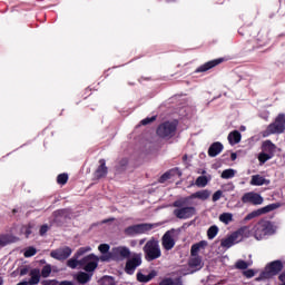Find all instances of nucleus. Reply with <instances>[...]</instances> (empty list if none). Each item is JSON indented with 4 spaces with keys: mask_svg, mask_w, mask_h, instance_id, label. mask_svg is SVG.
Masks as SVG:
<instances>
[{
    "mask_svg": "<svg viewBox=\"0 0 285 285\" xmlns=\"http://www.w3.org/2000/svg\"><path fill=\"white\" fill-rule=\"evenodd\" d=\"M177 130V122H164L157 129L158 137H163V139L170 138L175 136V131Z\"/></svg>",
    "mask_w": 285,
    "mask_h": 285,
    "instance_id": "10",
    "label": "nucleus"
},
{
    "mask_svg": "<svg viewBox=\"0 0 285 285\" xmlns=\"http://www.w3.org/2000/svg\"><path fill=\"white\" fill-rule=\"evenodd\" d=\"M235 175H237V170L235 169H225L222 173V179H233V177H235Z\"/></svg>",
    "mask_w": 285,
    "mask_h": 285,
    "instance_id": "33",
    "label": "nucleus"
},
{
    "mask_svg": "<svg viewBox=\"0 0 285 285\" xmlns=\"http://www.w3.org/2000/svg\"><path fill=\"white\" fill-rule=\"evenodd\" d=\"M57 183L60 184L61 186L68 184V174L58 175Z\"/></svg>",
    "mask_w": 285,
    "mask_h": 285,
    "instance_id": "36",
    "label": "nucleus"
},
{
    "mask_svg": "<svg viewBox=\"0 0 285 285\" xmlns=\"http://www.w3.org/2000/svg\"><path fill=\"white\" fill-rule=\"evenodd\" d=\"M170 1H175V0H167L168 3H170Z\"/></svg>",
    "mask_w": 285,
    "mask_h": 285,
    "instance_id": "60",
    "label": "nucleus"
},
{
    "mask_svg": "<svg viewBox=\"0 0 285 285\" xmlns=\"http://www.w3.org/2000/svg\"><path fill=\"white\" fill-rule=\"evenodd\" d=\"M236 235V239L243 242L244 239H248V237H253V229L248 226L240 227L238 230L234 232Z\"/></svg>",
    "mask_w": 285,
    "mask_h": 285,
    "instance_id": "15",
    "label": "nucleus"
},
{
    "mask_svg": "<svg viewBox=\"0 0 285 285\" xmlns=\"http://www.w3.org/2000/svg\"><path fill=\"white\" fill-rule=\"evenodd\" d=\"M21 233L26 235V237H30V235H32V225L22 226Z\"/></svg>",
    "mask_w": 285,
    "mask_h": 285,
    "instance_id": "37",
    "label": "nucleus"
},
{
    "mask_svg": "<svg viewBox=\"0 0 285 285\" xmlns=\"http://www.w3.org/2000/svg\"><path fill=\"white\" fill-rule=\"evenodd\" d=\"M145 258L147 262H155L161 257V247L159 246V240L150 238L142 248Z\"/></svg>",
    "mask_w": 285,
    "mask_h": 285,
    "instance_id": "3",
    "label": "nucleus"
},
{
    "mask_svg": "<svg viewBox=\"0 0 285 285\" xmlns=\"http://www.w3.org/2000/svg\"><path fill=\"white\" fill-rule=\"evenodd\" d=\"M90 279H92V273L79 272L77 274V281L79 282V284H88Z\"/></svg>",
    "mask_w": 285,
    "mask_h": 285,
    "instance_id": "27",
    "label": "nucleus"
},
{
    "mask_svg": "<svg viewBox=\"0 0 285 285\" xmlns=\"http://www.w3.org/2000/svg\"><path fill=\"white\" fill-rule=\"evenodd\" d=\"M79 257H72V258H70L68 262H67V266L69 267V268H78V266H79V268H81V261H79L78 259Z\"/></svg>",
    "mask_w": 285,
    "mask_h": 285,
    "instance_id": "32",
    "label": "nucleus"
},
{
    "mask_svg": "<svg viewBox=\"0 0 285 285\" xmlns=\"http://www.w3.org/2000/svg\"><path fill=\"white\" fill-rule=\"evenodd\" d=\"M248 266H250V264L246 263V261H238L236 263V268H238L239 271H246Z\"/></svg>",
    "mask_w": 285,
    "mask_h": 285,
    "instance_id": "40",
    "label": "nucleus"
},
{
    "mask_svg": "<svg viewBox=\"0 0 285 285\" xmlns=\"http://www.w3.org/2000/svg\"><path fill=\"white\" fill-rule=\"evenodd\" d=\"M224 150V145L222 142L217 141L210 145L208 149L209 157H217Z\"/></svg>",
    "mask_w": 285,
    "mask_h": 285,
    "instance_id": "21",
    "label": "nucleus"
},
{
    "mask_svg": "<svg viewBox=\"0 0 285 285\" xmlns=\"http://www.w3.org/2000/svg\"><path fill=\"white\" fill-rule=\"evenodd\" d=\"M285 130V116L279 114L275 121L267 127V135H282Z\"/></svg>",
    "mask_w": 285,
    "mask_h": 285,
    "instance_id": "8",
    "label": "nucleus"
},
{
    "mask_svg": "<svg viewBox=\"0 0 285 285\" xmlns=\"http://www.w3.org/2000/svg\"><path fill=\"white\" fill-rule=\"evenodd\" d=\"M99 166L95 171V177L96 179H104V177H106V175H108V167H106V160L100 159L99 160Z\"/></svg>",
    "mask_w": 285,
    "mask_h": 285,
    "instance_id": "19",
    "label": "nucleus"
},
{
    "mask_svg": "<svg viewBox=\"0 0 285 285\" xmlns=\"http://www.w3.org/2000/svg\"><path fill=\"white\" fill-rule=\"evenodd\" d=\"M0 285H3V279L2 278H0Z\"/></svg>",
    "mask_w": 285,
    "mask_h": 285,
    "instance_id": "58",
    "label": "nucleus"
},
{
    "mask_svg": "<svg viewBox=\"0 0 285 285\" xmlns=\"http://www.w3.org/2000/svg\"><path fill=\"white\" fill-rule=\"evenodd\" d=\"M230 146H235V144H239L242 141V134L237 130L232 131L227 137Z\"/></svg>",
    "mask_w": 285,
    "mask_h": 285,
    "instance_id": "25",
    "label": "nucleus"
},
{
    "mask_svg": "<svg viewBox=\"0 0 285 285\" xmlns=\"http://www.w3.org/2000/svg\"><path fill=\"white\" fill-rule=\"evenodd\" d=\"M186 204H188V198H180L173 203L174 217H177V219H190V217H195V207L186 206Z\"/></svg>",
    "mask_w": 285,
    "mask_h": 285,
    "instance_id": "2",
    "label": "nucleus"
},
{
    "mask_svg": "<svg viewBox=\"0 0 285 285\" xmlns=\"http://www.w3.org/2000/svg\"><path fill=\"white\" fill-rule=\"evenodd\" d=\"M208 197H210V191H208V189H203V190L191 194L188 197V199H202L203 202H206V199H208Z\"/></svg>",
    "mask_w": 285,
    "mask_h": 285,
    "instance_id": "23",
    "label": "nucleus"
},
{
    "mask_svg": "<svg viewBox=\"0 0 285 285\" xmlns=\"http://www.w3.org/2000/svg\"><path fill=\"white\" fill-rule=\"evenodd\" d=\"M223 190H225L226 193H233V190H235V185L233 183L224 185Z\"/></svg>",
    "mask_w": 285,
    "mask_h": 285,
    "instance_id": "43",
    "label": "nucleus"
},
{
    "mask_svg": "<svg viewBox=\"0 0 285 285\" xmlns=\"http://www.w3.org/2000/svg\"><path fill=\"white\" fill-rule=\"evenodd\" d=\"M166 179H170V174L166 173L160 177V183L164 184V181H166Z\"/></svg>",
    "mask_w": 285,
    "mask_h": 285,
    "instance_id": "46",
    "label": "nucleus"
},
{
    "mask_svg": "<svg viewBox=\"0 0 285 285\" xmlns=\"http://www.w3.org/2000/svg\"><path fill=\"white\" fill-rule=\"evenodd\" d=\"M45 285H57V283L55 281H47Z\"/></svg>",
    "mask_w": 285,
    "mask_h": 285,
    "instance_id": "53",
    "label": "nucleus"
},
{
    "mask_svg": "<svg viewBox=\"0 0 285 285\" xmlns=\"http://www.w3.org/2000/svg\"><path fill=\"white\" fill-rule=\"evenodd\" d=\"M144 244H146V238H142V239L139 240L140 246H144Z\"/></svg>",
    "mask_w": 285,
    "mask_h": 285,
    "instance_id": "57",
    "label": "nucleus"
},
{
    "mask_svg": "<svg viewBox=\"0 0 285 285\" xmlns=\"http://www.w3.org/2000/svg\"><path fill=\"white\" fill-rule=\"evenodd\" d=\"M111 255L116 259H126V257H130V249L128 247H116L112 248Z\"/></svg>",
    "mask_w": 285,
    "mask_h": 285,
    "instance_id": "16",
    "label": "nucleus"
},
{
    "mask_svg": "<svg viewBox=\"0 0 285 285\" xmlns=\"http://www.w3.org/2000/svg\"><path fill=\"white\" fill-rule=\"evenodd\" d=\"M223 61H224V58L210 60V61L204 63L203 66L198 67L196 69V72H206V71L210 70L212 68H215V66H219V63H222Z\"/></svg>",
    "mask_w": 285,
    "mask_h": 285,
    "instance_id": "18",
    "label": "nucleus"
},
{
    "mask_svg": "<svg viewBox=\"0 0 285 285\" xmlns=\"http://www.w3.org/2000/svg\"><path fill=\"white\" fill-rule=\"evenodd\" d=\"M242 202L243 204H253L254 206H261V204H264V197H262V195L257 193L248 191L243 195Z\"/></svg>",
    "mask_w": 285,
    "mask_h": 285,
    "instance_id": "12",
    "label": "nucleus"
},
{
    "mask_svg": "<svg viewBox=\"0 0 285 285\" xmlns=\"http://www.w3.org/2000/svg\"><path fill=\"white\" fill-rule=\"evenodd\" d=\"M48 233V225H42L41 227H40V235H45V234H47Z\"/></svg>",
    "mask_w": 285,
    "mask_h": 285,
    "instance_id": "47",
    "label": "nucleus"
},
{
    "mask_svg": "<svg viewBox=\"0 0 285 285\" xmlns=\"http://www.w3.org/2000/svg\"><path fill=\"white\" fill-rule=\"evenodd\" d=\"M18 238L12 235H1L0 236V248H3V246H8V244H14Z\"/></svg>",
    "mask_w": 285,
    "mask_h": 285,
    "instance_id": "26",
    "label": "nucleus"
},
{
    "mask_svg": "<svg viewBox=\"0 0 285 285\" xmlns=\"http://www.w3.org/2000/svg\"><path fill=\"white\" fill-rule=\"evenodd\" d=\"M63 213H66V209H60V210L56 212L55 215L63 216Z\"/></svg>",
    "mask_w": 285,
    "mask_h": 285,
    "instance_id": "52",
    "label": "nucleus"
},
{
    "mask_svg": "<svg viewBox=\"0 0 285 285\" xmlns=\"http://www.w3.org/2000/svg\"><path fill=\"white\" fill-rule=\"evenodd\" d=\"M222 190H217L214 195H213V202H219V199H222Z\"/></svg>",
    "mask_w": 285,
    "mask_h": 285,
    "instance_id": "45",
    "label": "nucleus"
},
{
    "mask_svg": "<svg viewBox=\"0 0 285 285\" xmlns=\"http://www.w3.org/2000/svg\"><path fill=\"white\" fill-rule=\"evenodd\" d=\"M100 261H101V262H109V261H110V255H108V254L102 255V256L100 257Z\"/></svg>",
    "mask_w": 285,
    "mask_h": 285,
    "instance_id": "49",
    "label": "nucleus"
},
{
    "mask_svg": "<svg viewBox=\"0 0 285 285\" xmlns=\"http://www.w3.org/2000/svg\"><path fill=\"white\" fill-rule=\"evenodd\" d=\"M29 275H30V279L28 281L29 284L37 285L39 284V282H41V271L37 268L31 269Z\"/></svg>",
    "mask_w": 285,
    "mask_h": 285,
    "instance_id": "24",
    "label": "nucleus"
},
{
    "mask_svg": "<svg viewBox=\"0 0 285 285\" xmlns=\"http://www.w3.org/2000/svg\"><path fill=\"white\" fill-rule=\"evenodd\" d=\"M208 181H210V176H199L195 184L198 188H206V186H208Z\"/></svg>",
    "mask_w": 285,
    "mask_h": 285,
    "instance_id": "29",
    "label": "nucleus"
},
{
    "mask_svg": "<svg viewBox=\"0 0 285 285\" xmlns=\"http://www.w3.org/2000/svg\"><path fill=\"white\" fill-rule=\"evenodd\" d=\"M155 119H156L155 116H153L150 118H145V119L141 120V125L142 126H148V124H151V121H155Z\"/></svg>",
    "mask_w": 285,
    "mask_h": 285,
    "instance_id": "44",
    "label": "nucleus"
},
{
    "mask_svg": "<svg viewBox=\"0 0 285 285\" xmlns=\"http://www.w3.org/2000/svg\"><path fill=\"white\" fill-rule=\"evenodd\" d=\"M208 243H206L205 240H202L199 243H196L191 246V256H198L199 249L204 248L205 246H207Z\"/></svg>",
    "mask_w": 285,
    "mask_h": 285,
    "instance_id": "30",
    "label": "nucleus"
},
{
    "mask_svg": "<svg viewBox=\"0 0 285 285\" xmlns=\"http://www.w3.org/2000/svg\"><path fill=\"white\" fill-rule=\"evenodd\" d=\"M20 275L23 276V275H28V268H22L20 271Z\"/></svg>",
    "mask_w": 285,
    "mask_h": 285,
    "instance_id": "51",
    "label": "nucleus"
},
{
    "mask_svg": "<svg viewBox=\"0 0 285 285\" xmlns=\"http://www.w3.org/2000/svg\"><path fill=\"white\" fill-rule=\"evenodd\" d=\"M249 184L250 186H268L271 180L266 179L262 175H253Z\"/></svg>",
    "mask_w": 285,
    "mask_h": 285,
    "instance_id": "20",
    "label": "nucleus"
},
{
    "mask_svg": "<svg viewBox=\"0 0 285 285\" xmlns=\"http://www.w3.org/2000/svg\"><path fill=\"white\" fill-rule=\"evenodd\" d=\"M53 259L62 261L68 259L72 255V249L70 247H61L50 253Z\"/></svg>",
    "mask_w": 285,
    "mask_h": 285,
    "instance_id": "14",
    "label": "nucleus"
},
{
    "mask_svg": "<svg viewBox=\"0 0 285 285\" xmlns=\"http://www.w3.org/2000/svg\"><path fill=\"white\" fill-rule=\"evenodd\" d=\"M282 268H284L282 261H274L269 263L261 274V279H271V277H275V275L282 272Z\"/></svg>",
    "mask_w": 285,
    "mask_h": 285,
    "instance_id": "6",
    "label": "nucleus"
},
{
    "mask_svg": "<svg viewBox=\"0 0 285 285\" xmlns=\"http://www.w3.org/2000/svg\"><path fill=\"white\" fill-rule=\"evenodd\" d=\"M277 208H279V204H269L265 207H262L257 210L249 213L244 218V222H250V219H255V217H259V215H266V213H272V210H277Z\"/></svg>",
    "mask_w": 285,
    "mask_h": 285,
    "instance_id": "11",
    "label": "nucleus"
},
{
    "mask_svg": "<svg viewBox=\"0 0 285 285\" xmlns=\"http://www.w3.org/2000/svg\"><path fill=\"white\" fill-rule=\"evenodd\" d=\"M17 285H31V284L29 283V281H22V282L18 283Z\"/></svg>",
    "mask_w": 285,
    "mask_h": 285,
    "instance_id": "54",
    "label": "nucleus"
},
{
    "mask_svg": "<svg viewBox=\"0 0 285 285\" xmlns=\"http://www.w3.org/2000/svg\"><path fill=\"white\" fill-rule=\"evenodd\" d=\"M219 222H222V224H225V226H228V224H230V222H233V214H230V213L220 214Z\"/></svg>",
    "mask_w": 285,
    "mask_h": 285,
    "instance_id": "31",
    "label": "nucleus"
},
{
    "mask_svg": "<svg viewBox=\"0 0 285 285\" xmlns=\"http://www.w3.org/2000/svg\"><path fill=\"white\" fill-rule=\"evenodd\" d=\"M217 233H219V227H217L216 225L209 227L207 230L208 239H215V237H217Z\"/></svg>",
    "mask_w": 285,
    "mask_h": 285,
    "instance_id": "34",
    "label": "nucleus"
},
{
    "mask_svg": "<svg viewBox=\"0 0 285 285\" xmlns=\"http://www.w3.org/2000/svg\"><path fill=\"white\" fill-rule=\"evenodd\" d=\"M98 250H100L102 253V255H106V253H108V250H110V245L101 244V245H99Z\"/></svg>",
    "mask_w": 285,
    "mask_h": 285,
    "instance_id": "42",
    "label": "nucleus"
},
{
    "mask_svg": "<svg viewBox=\"0 0 285 285\" xmlns=\"http://www.w3.org/2000/svg\"><path fill=\"white\" fill-rule=\"evenodd\" d=\"M277 232V226L269 220H259L252 227V235L257 242L275 235Z\"/></svg>",
    "mask_w": 285,
    "mask_h": 285,
    "instance_id": "1",
    "label": "nucleus"
},
{
    "mask_svg": "<svg viewBox=\"0 0 285 285\" xmlns=\"http://www.w3.org/2000/svg\"><path fill=\"white\" fill-rule=\"evenodd\" d=\"M138 266H141V255L134 254L126 263V273L132 275L137 271Z\"/></svg>",
    "mask_w": 285,
    "mask_h": 285,
    "instance_id": "13",
    "label": "nucleus"
},
{
    "mask_svg": "<svg viewBox=\"0 0 285 285\" xmlns=\"http://www.w3.org/2000/svg\"><path fill=\"white\" fill-rule=\"evenodd\" d=\"M59 285H73L72 282L63 281Z\"/></svg>",
    "mask_w": 285,
    "mask_h": 285,
    "instance_id": "55",
    "label": "nucleus"
},
{
    "mask_svg": "<svg viewBox=\"0 0 285 285\" xmlns=\"http://www.w3.org/2000/svg\"><path fill=\"white\" fill-rule=\"evenodd\" d=\"M50 273H52V267L50 265H46L42 267V271H41L42 277H50Z\"/></svg>",
    "mask_w": 285,
    "mask_h": 285,
    "instance_id": "39",
    "label": "nucleus"
},
{
    "mask_svg": "<svg viewBox=\"0 0 285 285\" xmlns=\"http://www.w3.org/2000/svg\"><path fill=\"white\" fill-rule=\"evenodd\" d=\"M156 275H157L156 272H151L147 275L142 274V273H138L137 279H138V282H142L144 284H146L147 282H150V279H153Z\"/></svg>",
    "mask_w": 285,
    "mask_h": 285,
    "instance_id": "28",
    "label": "nucleus"
},
{
    "mask_svg": "<svg viewBox=\"0 0 285 285\" xmlns=\"http://www.w3.org/2000/svg\"><path fill=\"white\" fill-rule=\"evenodd\" d=\"M279 282H282L281 285H285V273L279 275Z\"/></svg>",
    "mask_w": 285,
    "mask_h": 285,
    "instance_id": "50",
    "label": "nucleus"
},
{
    "mask_svg": "<svg viewBox=\"0 0 285 285\" xmlns=\"http://www.w3.org/2000/svg\"><path fill=\"white\" fill-rule=\"evenodd\" d=\"M23 255L24 257H35V255H37V249L35 247H28Z\"/></svg>",
    "mask_w": 285,
    "mask_h": 285,
    "instance_id": "38",
    "label": "nucleus"
},
{
    "mask_svg": "<svg viewBox=\"0 0 285 285\" xmlns=\"http://www.w3.org/2000/svg\"><path fill=\"white\" fill-rule=\"evenodd\" d=\"M245 277H255V272H253L252 269H248L244 273Z\"/></svg>",
    "mask_w": 285,
    "mask_h": 285,
    "instance_id": "48",
    "label": "nucleus"
},
{
    "mask_svg": "<svg viewBox=\"0 0 285 285\" xmlns=\"http://www.w3.org/2000/svg\"><path fill=\"white\" fill-rule=\"evenodd\" d=\"M157 226H159V224H148V223L129 226L125 229V235H128L129 237L144 235L149 230H153V228H157Z\"/></svg>",
    "mask_w": 285,
    "mask_h": 285,
    "instance_id": "4",
    "label": "nucleus"
},
{
    "mask_svg": "<svg viewBox=\"0 0 285 285\" xmlns=\"http://www.w3.org/2000/svg\"><path fill=\"white\" fill-rule=\"evenodd\" d=\"M203 175H206V170H203V173H202Z\"/></svg>",
    "mask_w": 285,
    "mask_h": 285,
    "instance_id": "59",
    "label": "nucleus"
},
{
    "mask_svg": "<svg viewBox=\"0 0 285 285\" xmlns=\"http://www.w3.org/2000/svg\"><path fill=\"white\" fill-rule=\"evenodd\" d=\"M235 244H239V239L237 238L235 232L220 240L222 248H230L235 246Z\"/></svg>",
    "mask_w": 285,
    "mask_h": 285,
    "instance_id": "17",
    "label": "nucleus"
},
{
    "mask_svg": "<svg viewBox=\"0 0 285 285\" xmlns=\"http://www.w3.org/2000/svg\"><path fill=\"white\" fill-rule=\"evenodd\" d=\"M99 266V256L95 254H89L80 259V268L87 273H95Z\"/></svg>",
    "mask_w": 285,
    "mask_h": 285,
    "instance_id": "5",
    "label": "nucleus"
},
{
    "mask_svg": "<svg viewBox=\"0 0 285 285\" xmlns=\"http://www.w3.org/2000/svg\"><path fill=\"white\" fill-rule=\"evenodd\" d=\"M276 149L277 147L271 140L263 142V151L258 155L261 164H266L268 159H273Z\"/></svg>",
    "mask_w": 285,
    "mask_h": 285,
    "instance_id": "7",
    "label": "nucleus"
},
{
    "mask_svg": "<svg viewBox=\"0 0 285 285\" xmlns=\"http://www.w3.org/2000/svg\"><path fill=\"white\" fill-rule=\"evenodd\" d=\"M90 250H92L90 246L80 247L75 254V257H81L82 255H86V253H90Z\"/></svg>",
    "mask_w": 285,
    "mask_h": 285,
    "instance_id": "35",
    "label": "nucleus"
},
{
    "mask_svg": "<svg viewBox=\"0 0 285 285\" xmlns=\"http://www.w3.org/2000/svg\"><path fill=\"white\" fill-rule=\"evenodd\" d=\"M230 159H232V161H235V159H237V154L233 153V154L230 155Z\"/></svg>",
    "mask_w": 285,
    "mask_h": 285,
    "instance_id": "56",
    "label": "nucleus"
},
{
    "mask_svg": "<svg viewBox=\"0 0 285 285\" xmlns=\"http://www.w3.org/2000/svg\"><path fill=\"white\" fill-rule=\"evenodd\" d=\"M177 244V230H167L161 237V246L165 250H173Z\"/></svg>",
    "mask_w": 285,
    "mask_h": 285,
    "instance_id": "9",
    "label": "nucleus"
},
{
    "mask_svg": "<svg viewBox=\"0 0 285 285\" xmlns=\"http://www.w3.org/2000/svg\"><path fill=\"white\" fill-rule=\"evenodd\" d=\"M189 266L194 268L191 273H195L196 271H202V267L204 266V263H202V257L191 256L189 259Z\"/></svg>",
    "mask_w": 285,
    "mask_h": 285,
    "instance_id": "22",
    "label": "nucleus"
},
{
    "mask_svg": "<svg viewBox=\"0 0 285 285\" xmlns=\"http://www.w3.org/2000/svg\"><path fill=\"white\" fill-rule=\"evenodd\" d=\"M160 285H181V282L179 279L173 281L170 278L164 279Z\"/></svg>",
    "mask_w": 285,
    "mask_h": 285,
    "instance_id": "41",
    "label": "nucleus"
}]
</instances>
